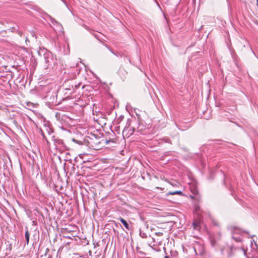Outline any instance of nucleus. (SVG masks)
Wrapping results in <instances>:
<instances>
[{"label":"nucleus","instance_id":"1","mask_svg":"<svg viewBox=\"0 0 258 258\" xmlns=\"http://www.w3.org/2000/svg\"><path fill=\"white\" fill-rule=\"evenodd\" d=\"M88 144L90 148L94 150H99L100 149V142L97 139L90 138V141H88Z\"/></svg>","mask_w":258,"mask_h":258},{"label":"nucleus","instance_id":"2","mask_svg":"<svg viewBox=\"0 0 258 258\" xmlns=\"http://www.w3.org/2000/svg\"><path fill=\"white\" fill-rule=\"evenodd\" d=\"M39 104L37 103H33L30 102L27 103V106L28 109L33 112H36L37 110L36 108L38 107Z\"/></svg>","mask_w":258,"mask_h":258},{"label":"nucleus","instance_id":"3","mask_svg":"<svg viewBox=\"0 0 258 258\" xmlns=\"http://www.w3.org/2000/svg\"><path fill=\"white\" fill-rule=\"evenodd\" d=\"M194 229L195 230H199L200 229V222L198 220H195L192 223Z\"/></svg>","mask_w":258,"mask_h":258},{"label":"nucleus","instance_id":"4","mask_svg":"<svg viewBox=\"0 0 258 258\" xmlns=\"http://www.w3.org/2000/svg\"><path fill=\"white\" fill-rule=\"evenodd\" d=\"M118 219L122 223V224L124 225L125 228H126L127 229H130L128 224L124 219L121 217L119 218Z\"/></svg>","mask_w":258,"mask_h":258},{"label":"nucleus","instance_id":"5","mask_svg":"<svg viewBox=\"0 0 258 258\" xmlns=\"http://www.w3.org/2000/svg\"><path fill=\"white\" fill-rule=\"evenodd\" d=\"M178 195L182 196V195H183V193L181 191L176 190L174 191L169 192L168 194H167V195Z\"/></svg>","mask_w":258,"mask_h":258},{"label":"nucleus","instance_id":"6","mask_svg":"<svg viewBox=\"0 0 258 258\" xmlns=\"http://www.w3.org/2000/svg\"><path fill=\"white\" fill-rule=\"evenodd\" d=\"M30 235V233H29L28 230L27 229V230L25 232V237L26 238V243L27 245L29 244V242Z\"/></svg>","mask_w":258,"mask_h":258},{"label":"nucleus","instance_id":"7","mask_svg":"<svg viewBox=\"0 0 258 258\" xmlns=\"http://www.w3.org/2000/svg\"><path fill=\"white\" fill-rule=\"evenodd\" d=\"M93 119L95 121H96L100 125H101L102 123H104V124L105 123V122H104V120H102L104 119V117H102L101 118V119H100L99 118H95V117H94Z\"/></svg>","mask_w":258,"mask_h":258},{"label":"nucleus","instance_id":"8","mask_svg":"<svg viewBox=\"0 0 258 258\" xmlns=\"http://www.w3.org/2000/svg\"><path fill=\"white\" fill-rule=\"evenodd\" d=\"M166 181L167 182H168V183H169L171 185H172L173 186H178V185L179 184V183L177 182H175V183H172V182H170L167 179H166Z\"/></svg>","mask_w":258,"mask_h":258},{"label":"nucleus","instance_id":"9","mask_svg":"<svg viewBox=\"0 0 258 258\" xmlns=\"http://www.w3.org/2000/svg\"><path fill=\"white\" fill-rule=\"evenodd\" d=\"M44 62L45 63V65L44 66V67L45 68H47L48 67V63L49 62V60H48V58L46 56H44Z\"/></svg>","mask_w":258,"mask_h":258},{"label":"nucleus","instance_id":"10","mask_svg":"<svg viewBox=\"0 0 258 258\" xmlns=\"http://www.w3.org/2000/svg\"><path fill=\"white\" fill-rule=\"evenodd\" d=\"M123 72H124L125 75L127 74V72L125 70L121 69L119 70L118 74L119 75H120L121 74H123Z\"/></svg>","mask_w":258,"mask_h":258},{"label":"nucleus","instance_id":"11","mask_svg":"<svg viewBox=\"0 0 258 258\" xmlns=\"http://www.w3.org/2000/svg\"><path fill=\"white\" fill-rule=\"evenodd\" d=\"M41 135L43 136L44 139H45V135L44 131L41 129Z\"/></svg>","mask_w":258,"mask_h":258},{"label":"nucleus","instance_id":"12","mask_svg":"<svg viewBox=\"0 0 258 258\" xmlns=\"http://www.w3.org/2000/svg\"><path fill=\"white\" fill-rule=\"evenodd\" d=\"M197 191L196 189H195V191H193V193H194L195 194H197Z\"/></svg>","mask_w":258,"mask_h":258},{"label":"nucleus","instance_id":"13","mask_svg":"<svg viewBox=\"0 0 258 258\" xmlns=\"http://www.w3.org/2000/svg\"><path fill=\"white\" fill-rule=\"evenodd\" d=\"M109 141H108V140L105 141V143H106V144H108V143H109Z\"/></svg>","mask_w":258,"mask_h":258},{"label":"nucleus","instance_id":"14","mask_svg":"<svg viewBox=\"0 0 258 258\" xmlns=\"http://www.w3.org/2000/svg\"><path fill=\"white\" fill-rule=\"evenodd\" d=\"M164 258H170L168 256H165Z\"/></svg>","mask_w":258,"mask_h":258},{"label":"nucleus","instance_id":"15","mask_svg":"<svg viewBox=\"0 0 258 258\" xmlns=\"http://www.w3.org/2000/svg\"><path fill=\"white\" fill-rule=\"evenodd\" d=\"M257 1L258 2V0H257Z\"/></svg>","mask_w":258,"mask_h":258}]
</instances>
